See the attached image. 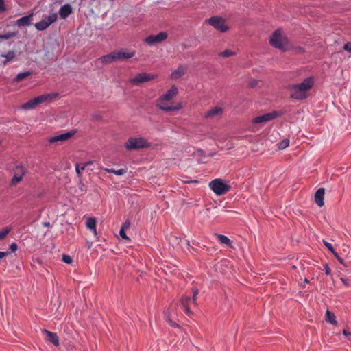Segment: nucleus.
<instances>
[{
    "mask_svg": "<svg viewBox=\"0 0 351 351\" xmlns=\"http://www.w3.org/2000/svg\"><path fill=\"white\" fill-rule=\"evenodd\" d=\"M315 83L313 77L305 78L303 82L298 84H293L289 86V90L291 91L290 97L297 100H303L307 98V91L311 90Z\"/></svg>",
    "mask_w": 351,
    "mask_h": 351,
    "instance_id": "obj_1",
    "label": "nucleus"
},
{
    "mask_svg": "<svg viewBox=\"0 0 351 351\" xmlns=\"http://www.w3.org/2000/svg\"><path fill=\"white\" fill-rule=\"evenodd\" d=\"M58 94L56 93H51L39 95L24 103L21 106V108L26 110L34 109L40 104L51 102L58 97Z\"/></svg>",
    "mask_w": 351,
    "mask_h": 351,
    "instance_id": "obj_2",
    "label": "nucleus"
},
{
    "mask_svg": "<svg viewBox=\"0 0 351 351\" xmlns=\"http://www.w3.org/2000/svg\"><path fill=\"white\" fill-rule=\"evenodd\" d=\"M58 94L56 93H51L39 95L24 103L21 106V108L26 110L34 109L40 104L51 102L58 97Z\"/></svg>",
    "mask_w": 351,
    "mask_h": 351,
    "instance_id": "obj_3",
    "label": "nucleus"
},
{
    "mask_svg": "<svg viewBox=\"0 0 351 351\" xmlns=\"http://www.w3.org/2000/svg\"><path fill=\"white\" fill-rule=\"evenodd\" d=\"M150 146L151 143L141 136L130 137L125 142V147L128 151L149 148Z\"/></svg>",
    "mask_w": 351,
    "mask_h": 351,
    "instance_id": "obj_4",
    "label": "nucleus"
},
{
    "mask_svg": "<svg viewBox=\"0 0 351 351\" xmlns=\"http://www.w3.org/2000/svg\"><path fill=\"white\" fill-rule=\"evenodd\" d=\"M269 43L275 48L279 49L282 51L287 50V45L288 39L286 36H283L280 29H276L272 34L269 39Z\"/></svg>",
    "mask_w": 351,
    "mask_h": 351,
    "instance_id": "obj_5",
    "label": "nucleus"
},
{
    "mask_svg": "<svg viewBox=\"0 0 351 351\" xmlns=\"http://www.w3.org/2000/svg\"><path fill=\"white\" fill-rule=\"evenodd\" d=\"M209 187L217 195H224L231 189V186L228 185L225 180L220 178L213 180L209 183Z\"/></svg>",
    "mask_w": 351,
    "mask_h": 351,
    "instance_id": "obj_6",
    "label": "nucleus"
},
{
    "mask_svg": "<svg viewBox=\"0 0 351 351\" xmlns=\"http://www.w3.org/2000/svg\"><path fill=\"white\" fill-rule=\"evenodd\" d=\"M156 106L164 112H176L182 108L183 105L182 102L171 103L169 101H163L162 104L160 102V97L156 100Z\"/></svg>",
    "mask_w": 351,
    "mask_h": 351,
    "instance_id": "obj_7",
    "label": "nucleus"
},
{
    "mask_svg": "<svg viewBox=\"0 0 351 351\" xmlns=\"http://www.w3.org/2000/svg\"><path fill=\"white\" fill-rule=\"evenodd\" d=\"M206 23L213 26L220 32H226L228 30V27L226 24L225 20L219 16H212L205 21Z\"/></svg>",
    "mask_w": 351,
    "mask_h": 351,
    "instance_id": "obj_8",
    "label": "nucleus"
},
{
    "mask_svg": "<svg viewBox=\"0 0 351 351\" xmlns=\"http://www.w3.org/2000/svg\"><path fill=\"white\" fill-rule=\"evenodd\" d=\"M14 174L10 180V185H16L21 182L27 171L23 165H18L14 168Z\"/></svg>",
    "mask_w": 351,
    "mask_h": 351,
    "instance_id": "obj_9",
    "label": "nucleus"
},
{
    "mask_svg": "<svg viewBox=\"0 0 351 351\" xmlns=\"http://www.w3.org/2000/svg\"><path fill=\"white\" fill-rule=\"evenodd\" d=\"M156 75L148 73H139L134 77L130 79V83L135 85H139L141 83L151 81L156 78Z\"/></svg>",
    "mask_w": 351,
    "mask_h": 351,
    "instance_id": "obj_10",
    "label": "nucleus"
},
{
    "mask_svg": "<svg viewBox=\"0 0 351 351\" xmlns=\"http://www.w3.org/2000/svg\"><path fill=\"white\" fill-rule=\"evenodd\" d=\"M284 112L282 111L274 110L271 112L266 113L265 114L258 116L254 119L253 122L254 123H260L263 122H267L275 119L277 117L283 115Z\"/></svg>",
    "mask_w": 351,
    "mask_h": 351,
    "instance_id": "obj_11",
    "label": "nucleus"
},
{
    "mask_svg": "<svg viewBox=\"0 0 351 351\" xmlns=\"http://www.w3.org/2000/svg\"><path fill=\"white\" fill-rule=\"evenodd\" d=\"M58 16L56 13H52L47 17L42 19L40 21L36 23L35 27L38 31H43L50 26L57 20Z\"/></svg>",
    "mask_w": 351,
    "mask_h": 351,
    "instance_id": "obj_12",
    "label": "nucleus"
},
{
    "mask_svg": "<svg viewBox=\"0 0 351 351\" xmlns=\"http://www.w3.org/2000/svg\"><path fill=\"white\" fill-rule=\"evenodd\" d=\"M167 38V34L165 32H161L157 35H150L147 36L145 41L150 46L160 43Z\"/></svg>",
    "mask_w": 351,
    "mask_h": 351,
    "instance_id": "obj_13",
    "label": "nucleus"
},
{
    "mask_svg": "<svg viewBox=\"0 0 351 351\" xmlns=\"http://www.w3.org/2000/svg\"><path fill=\"white\" fill-rule=\"evenodd\" d=\"M178 93V89L177 86L176 85H173L165 94L160 96V102L162 104L163 101H171Z\"/></svg>",
    "mask_w": 351,
    "mask_h": 351,
    "instance_id": "obj_14",
    "label": "nucleus"
},
{
    "mask_svg": "<svg viewBox=\"0 0 351 351\" xmlns=\"http://www.w3.org/2000/svg\"><path fill=\"white\" fill-rule=\"evenodd\" d=\"M75 134V131H70L69 132L58 134L54 136H51L49 138L48 141L50 143H54L59 141H66L71 138Z\"/></svg>",
    "mask_w": 351,
    "mask_h": 351,
    "instance_id": "obj_15",
    "label": "nucleus"
},
{
    "mask_svg": "<svg viewBox=\"0 0 351 351\" xmlns=\"http://www.w3.org/2000/svg\"><path fill=\"white\" fill-rule=\"evenodd\" d=\"M191 301V297L189 295H183L180 300V303L182 305L184 313L189 316L193 315V312L189 308V303Z\"/></svg>",
    "mask_w": 351,
    "mask_h": 351,
    "instance_id": "obj_16",
    "label": "nucleus"
},
{
    "mask_svg": "<svg viewBox=\"0 0 351 351\" xmlns=\"http://www.w3.org/2000/svg\"><path fill=\"white\" fill-rule=\"evenodd\" d=\"M116 60H124L131 58L135 56V51L131 52L125 51L123 49L121 51H114Z\"/></svg>",
    "mask_w": 351,
    "mask_h": 351,
    "instance_id": "obj_17",
    "label": "nucleus"
},
{
    "mask_svg": "<svg viewBox=\"0 0 351 351\" xmlns=\"http://www.w3.org/2000/svg\"><path fill=\"white\" fill-rule=\"evenodd\" d=\"M42 332L46 335L49 341L51 342L56 346H59V337L56 333L52 332L47 329H43Z\"/></svg>",
    "mask_w": 351,
    "mask_h": 351,
    "instance_id": "obj_18",
    "label": "nucleus"
},
{
    "mask_svg": "<svg viewBox=\"0 0 351 351\" xmlns=\"http://www.w3.org/2000/svg\"><path fill=\"white\" fill-rule=\"evenodd\" d=\"M324 193L325 190L324 188H319L317 190V191L315 193V202L316 204L322 207L324 204Z\"/></svg>",
    "mask_w": 351,
    "mask_h": 351,
    "instance_id": "obj_19",
    "label": "nucleus"
},
{
    "mask_svg": "<svg viewBox=\"0 0 351 351\" xmlns=\"http://www.w3.org/2000/svg\"><path fill=\"white\" fill-rule=\"evenodd\" d=\"M32 16L33 14H31L29 15L20 18L16 21V25H17L19 27L29 26L31 25Z\"/></svg>",
    "mask_w": 351,
    "mask_h": 351,
    "instance_id": "obj_20",
    "label": "nucleus"
},
{
    "mask_svg": "<svg viewBox=\"0 0 351 351\" xmlns=\"http://www.w3.org/2000/svg\"><path fill=\"white\" fill-rule=\"evenodd\" d=\"M72 7L70 4H65L60 9L59 14L62 19L67 18L72 13Z\"/></svg>",
    "mask_w": 351,
    "mask_h": 351,
    "instance_id": "obj_21",
    "label": "nucleus"
},
{
    "mask_svg": "<svg viewBox=\"0 0 351 351\" xmlns=\"http://www.w3.org/2000/svg\"><path fill=\"white\" fill-rule=\"evenodd\" d=\"M223 113V109L221 107H215L209 110L204 117L206 118H213L218 115H221Z\"/></svg>",
    "mask_w": 351,
    "mask_h": 351,
    "instance_id": "obj_22",
    "label": "nucleus"
},
{
    "mask_svg": "<svg viewBox=\"0 0 351 351\" xmlns=\"http://www.w3.org/2000/svg\"><path fill=\"white\" fill-rule=\"evenodd\" d=\"M215 237L218 239L219 242L221 244L226 245L228 247L232 248V242L230 241V239L223 234H215Z\"/></svg>",
    "mask_w": 351,
    "mask_h": 351,
    "instance_id": "obj_23",
    "label": "nucleus"
},
{
    "mask_svg": "<svg viewBox=\"0 0 351 351\" xmlns=\"http://www.w3.org/2000/svg\"><path fill=\"white\" fill-rule=\"evenodd\" d=\"M86 227L90 229L92 232L96 236L97 234L96 226L97 220L95 217H90L86 222Z\"/></svg>",
    "mask_w": 351,
    "mask_h": 351,
    "instance_id": "obj_24",
    "label": "nucleus"
},
{
    "mask_svg": "<svg viewBox=\"0 0 351 351\" xmlns=\"http://www.w3.org/2000/svg\"><path fill=\"white\" fill-rule=\"evenodd\" d=\"M115 60L116 58L114 51L110 53L109 54L103 56L102 57L98 59V61H100L102 64L111 63L112 62Z\"/></svg>",
    "mask_w": 351,
    "mask_h": 351,
    "instance_id": "obj_25",
    "label": "nucleus"
},
{
    "mask_svg": "<svg viewBox=\"0 0 351 351\" xmlns=\"http://www.w3.org/2000/svg\"><path fill=\"white\" fill-rule=\"evenodd\" d=\"M16 56L15 52L14 51H9L5 54H1V57L5 58L4 60L2 61L3 65H6L10 62L12 61Z\"/></svg>",
    "mask_w": 351,
    "mask_h": 351,
    "instance_id": "obj_26",
    "label": "nucleus"
},
{
    "mask_svg": "<svg viewBox=\"0 0 351 351\" xmlns=\"http://www.w3.org/2000/svg\"><path fill=\"white\" fill-rule=\"evenodd\" d=\"M184 72L185 69L182 66H180L177 69L172 71L171 78L173 80L180 78L184 74Z\"/></svg>",
    "mask_w": 351,
    "mask_h": 351,
    "instance_id": "obj_27",
    "label": "nucleus"
},
{
    "mask_svg": "<svg viewBox=\"0 0 351 351\" xmlns=\"http://www.w3.org/2000/svg\"><path fill=\"white\" fill-rule=\"evenodd\" d=\"M326 321L332 325L337 324L336 316L332 312L330 311L329 310H327L326 312Z\"/></svg>",
    "mask_w": 351,
    "mask_h": 351,
    "instance_id": "obj_28",
    "label": "nucleus"
},
{
    "mask_svg": "<svg viewBox=\"0 0 351 351\" xmlns=\"http://www.w3.org/2000/svg\"><path fill=\"white\" fill-rule=\"evenodd\" d=\"M76 192L80 196L85 195L87 192V187L82 180H80L78 182V189Z\"/></svg>",
    "mask_w": 351,
    "mask_h": 351,
    "instance_id": "obj_29",
    "label": "nucleus"
},
{
    "mask_svg": "<svg viewBox=\"0 0 351 351\" xmlns=\"http://www.w3.org/2000/svg\"><path fill=\"white\" fill-rule=\"evenodd\" d=\"M32 72L31 71H25V72H21V73H19L16 75V76L14 77V82H19V81H21L22 80L32 75Z\"/></svg>",
    "mask_w": 351,
    "mask_h": 351,
    "instance_id": "obj_30",
    "label": "nucleus"
},
{
    "mask_svg": "<svg viewBox=\"0 0 351 351\" xmlns=\"http://www.w3.org/2000/svg\"><path fill=\"white\" fill-rule=\"evenodd\" d=\"M17 34V32H8L5 34H0V39L8 40L16 36Z\"/></svg>",
    "mask_w": 351,
    "mask_h": 351,
    "instance_id": "obj_31",
    "label": "nucleus"
},
{
    "mask_svg": "<svg viewBox=\"0 0 351 351\" xmlns=\"http://www.w3.org/2000/svg\"><path fill=\"white\" fill-rule=\"evenodd\" d=\"M235 54H236L235 52H234L230 49H226L223 51L219 53V56H222V57H230V56H235Z\"/></svg>",
    "mask_w": 351,
    "mask_h": 351,
    "instance_id": "obj_32",
    "label": "nucleus"
},
{
    "mask_svg": "<svg viewBox=\"0 0 351 351\" xmlns=\"http://www.w3.org/2000/svg\"><path fill=\"white\" fill-rule=\"evenodd\" d=\"M289 145V140L288 138L283 139L278 143V148L280 149H284Z\"/></svg>",
    "mask_w": 351,
    "mask_h": 351,
    "instance_id": "obj_33",
    "label": "nucleus"
},
{
    "mask_svg": "<svg viewBox=\"0 0 351 351\" xmlns=\"http://www.w3.org/2000/svg\"><path fill=\"white\" fill-rule=\"evenodd\" d=\"M11 231V228L6 227L0 231V240H3Z\"/></svg>",
    "mask_w": 351,
    "mask_h": 351,
    "instance_id": "obj_34",
    "label": "nucleus"
},
{
    "mask_svg": "<svg viewBox=\"0 0 351 351\" xmlns=\"http://www.w3.org/2000/svg\"><path fill=\"white\" fill-rule=\"evenodd\" d=\"M192 293H193V298H192V302L197 305V295L199 293V290L197 288L195 287L192 289Z\"/></svg>",
    "mask_w": 351,
    "mask_h": 351,
    "instance_id": "obj_35",
    "label": "nucleus"
},
{
    "mask_svg": "<svg viewBox=\"0 0 351 351\" xmlns=\"http://www.w3.org/2000/svg\"><path fill=\"white\" fill-rule=\"evenodd\" d=\"M323 243L324 244V245L326 246V247L332 253V254H335V250L334 249L331 243H330L328 241H323Z\"/></svg>",
    "mask_w": 351,
    "mask_h": 351,
    "instance_id": "obj_36",
    "label": "nucleus"
},
{
    "mask_svg": "<svg viewBox=\"0 0 351 351\" xmlns=\"http://www.w3.org/2000/svg\"><path fill=\"white\" fill-rule=\"evenodd\" d=\"M62 261L66 264H71L73 262L72 258L67 254L62 255Z\"/></svg>",
    "mask_w": 351,
    "mask_h": 351,
    "instance_id": "obj_37",
    "label": "nucleus"
},
{
    "mask_svg": "<svg viewBox=\"0 0 351 351\" xmlns=\"http://www.w3.org/2000/svg\"><path fill=\"white\" fill-rule=\"evenodd\" d=\"M120 236L125 239V240H130V238L126 235L123 227H122L119 231Z\"/></svg>",
    "mask_w": 351,
    "mask_h": 351,
    "instance_id": "obj_38",
    "label": "nucleus"
},
{
    "mask_svg": "<svg viewBox=\"0 0 351 351\" xmlns=\"http://www.w3.org/2000/svg\"><path fill=\"white\" fill-rule=\"evenodd\" d=\"M127 171L126 169H120L118 170H115L114 174L119 176H123Z\"/></svg>",
    "mask_w": 351,
    "mask_h": 351,
    "instance_id": "obj_39",
    "label": "nucleus"
},
{
    "mask_svg": "<svg viewBox=\"0 0 351 351\" xmlns=\"http://www.w3.org/2000/svg\"><path fill=\"white\" fill-rule=\"evenodd\" d=\"M344 336L347 338L348 340H351V332H350L348 330L343 329L342 331Z\"/></svg>",
    "mask_w": 351,
    "mask_h": 351,
    "instance_id": "obj_40",
    "label": "nucleus"
},
{
    "mask_svg": "<svg viewBox=\"0 0 351 351\" xmlns=\"http://www.w3.org/2000/svg\"><path fill=\"white\" fill-rule=\"evenodd\" d=\"M343 49L346 51L351 53V42H348L343 45Z\"/></svg>",
    "mask_w": 351,
    "mask_h": 351,
    "instance_id": "obj_41",
    "label": "nucleus"
},
{
    "mask_svg": "<svg viewBox=\"0 0 351 351\" xmlns=\"http://www.w3.org/2000/svg\"><path fill=\"white\" fill-rule=\"evenodd\" d=\"M18 249V245L16 243H12L10 245V252H15Z\"/></svg>",
    "mask_w": 351,
    "mask_h": 351,
    "instance_id": "obj_42",
    "label": "nucleus"
},
{
    "mask_svg": "<svg viewBox=\"0 0 351 351\" xmlns=\"http://www.w3.org/2000/svg\"><path fill=\"white\" fill-rule=\"evenodd\" d=\"M325 274L326 275H330L331 274V269L328 264H325L324 265Z\"/></svg>",
    "mask_w": 351,
    "mask_h": 351,
    "instance_id": "obj_43",
    "label": "nucleus"
},
{
    "mask_svg": "<svg viewBox=\"0 0 351 351\" xmlns=\"http://www.w3.org/2000/svg\"><path fill=\"white\" fill-rule=\"evenodd\" d=\"M83 170H81V167L79 164H76L75 165V171H76V173L80 176L81 175V172Z\"/></svg>",
    "mask_w": 351,
    "mask_h": 351,
    "instance_id": "obj_44",
    "label": "nucleus"
},
{
    "mask_svg": "<svg viewBox=\"0 0 351 351\" xmlns=\"http://www.w3.org/2000/svg\"><path fill=\"white\" fill-rule=\"evenodd\" d=\"M10 254V251L1 252L0 251V260Z\"/></svg>",
    "mask_w": 351,
    "mask_h": 351,
    "instance_id": "obj_45",
    "label": "nucleus"
},
{
    "mask_svg": "<svg viewBox=\"0 0 351 351\" xmlns=\"http://www.w3.org/2000/svg\"><path fill=\"white\" fill-rule=\"evenodd\" d=\"M93 165V161H88L84 162L82 166L81 167V170H84L85 168L88 166Z\"/></svg>",
    "mask_w": 351,
    "mask_h": 351,
    "instance_id": "obj_46",
    "label": "nucleus"
},
{
    "mask_svg": "<svg viewBox=\"0 0 351 351\" xmlns=\"http://www.w3.org/2000/svg\"><path fill=\"white\" fill-rule=\"evenodd\" d=\"M5 10V3L3 0H0V12Z\"/></svg>",
    "mask_w": 351,
    "mask_h": 351,
    "instance_id": "obj_47",
    "label": "nucleus"
},
{
    "mask_svg": "<svg viewBox=\"0 0 351 351\" xmlns=\"http://www.w3.org/2000/svg\"><path fill=\"white\" fill-rule=\"evenodd\" d=\"M102 169L105 172H107V173H114V172H115V169H114L103 168Z\"/></svg>",
    "mask_w": 351,
    "mask_h": 351,
    "instance_id": "obj_48",
    "label": "nucleus"
},
{
    "mask_svg": "<svg viewBox=\"0 0 351 351\" xmlns=\"http://www.w3.org/2000/svg\"><path fill=\"white\" fill-rule=\"evenodd\" d=\"M102 169L105 172H107V173H114V172H115V169H114L103 168Z\"/></svg>",
    "mask_w": 351,
    "mask_h": 351,
    "instance_id": "obj_49",
    "label": "nucleus"
},
{
    "mask_svg": "<svg viewBox=\"0 0 351 351\" xmlns=\"http://www.w3.org/2000/svg\"><path fill=\"white\" fill-rule=\"evenodd\" d=\"M295 50L300 53H302L304 52V49L301 47H295Z\"/></svg>",
    "mask_w": 351,
    "mask_h": 351,
    "instance_id": "obj_50",
    "label": "nucleus"
},
{
    "mask_svg": "<svg viewBox=\"0 0 351 351\" xmlns=\"http://www.w3.org/2000/svg\"><path fill=\"white\" fill-rule=\"evenodd\" d=\"M340 280L343 282V284L346 286V287H349V283L348 282L343 278H340Z\"/></svg>",
    "mask_w": 351,
    "mask_h": 351,
    "instance_id": "obj_51",
    "label": "nucleus"
},
{
    "mask_svg": "<svg viewBox=\"0 0 351 351\" xmlns=\"http://www.w3.org/2000/svg\"><path fill=\"white\" fill-rule=\"evenodd\" d=\"M169 324H171V326L174 327V328H178L179 327V325L172 321H169Z\"/></svg>",
    "mask_w": 351,
    "mask_h": 351,
    "instance_id": "obj_52",
    "label": "nucleus"
},
{
    "mask_svg": "<svg viewBox=\"0 0 351 351\" xmlns=\"http://www.w3.org/2000/svg\"><path fill=\"white\" fill-rule=\"evenodd\" d=\"M339 263H341V265H343L344 267H348V265L344 262L343 259L341 258V260L339 261Z\"/></svg>",
    "mask_w": 351,
    "mask_h": 351,
    "instance_id": "obj_53",
    "label": "nucleus"
},
{
    "mask_svg": "<svg viewBox=\"0 0 351 351\" xmlns=\"http://www.w3.org/2000/svg\"><path fill=\"white\" fill-rule=\"evenodd\" d=\"M130 226V222H125L122 227L128 228Z\"/></svg>",
    "mask_w": 351,
    "mask_h": 351,
    "instance_id": "obj_54",
    "label": "nucleus"
},
{
    "mask_svg": "<svg viewBox=\"0 0 351 351\" xmlns=\"http://www.w3.org/2000/svg\"><path fill=\"white\" fill-rule=\"evenodd\" d=\"M332 254L334 255V256H335L336 258H337L338 257H339V256L338 253H337L336 251L335 252V254Z\"/></svg>",
    "mask_w": 351,
    "mask_h": 351,
    "instance_id": "obj_55",
    "label": "nucleus"
},
{
    "mask_svg": "<svg viewBox=\"0 0 351 351\" xmlns=\"http://www.w3.org/2000/svg\"><path fill=\"white\" fill-rule=\"evenodd\" d=\"M304 282L305 284H308L309 283V280L307 278H305L304 280Z\"/></svg>",
    "mask_w": 351,
    "mask_h": 351,
    "instance_id": "obj_56",
    "label": "nucleus"
},
{
    "mask_svg": "<svg viewBox=\"0 0 351 351\" xmlns=\"http://www.w3.org/2000/svg\"><path fill=\"white\" fill-rule=\"evenodd\" d=\"M43 225L45 226H49L50 223H49V222H45V223H43Z\"/></svg>",
    "mask_w": 351,
    "mask_h": 351,
    "instance_id": "obj_57",
    "label": "nucleus"
},
{
    "mask_svg": "<svg viewBox=\"0 0 351 351\" xmlns=\"http://www.w3.org/2000/svg\"><path fill=\"white\" fill-rule=\"evenodd\" d=\"M341 258H342L339 256V257H338L337 259V261H339V260H341Z\"/></svg>",
    "mask_w": 351,
    "mask_h": 351,
    "instance_id": "obj_58",
    "label": "nucleus"
},
{
    "mask_svg": "<svg viewBox=\"0 0 351 351\" xmlns=\"http://www.w3.org/2000/svg\"><path fill=\"white\" fill-rule=\"evenodd\" d=\"M187 243V245L189 247V246H190V243H189V241H187V243Z\"/></svg>",
    "mask_w": 351,
    "mask_h": 351,
    "instance_id": "obj_59",
    "label": "nucleus"
}]
</instances>
